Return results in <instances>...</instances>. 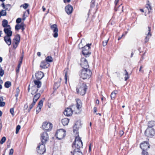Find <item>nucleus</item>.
<instances>
[{"mask_svg": "<svg viewBox=\"0 0 155 155\" xmlns=\"http://www.w3.org/2000/svg\"><path fill=\"white\" fill-rule=\"evenodd\" d=\"M76 105H71L70 107L73 112L77 114L80 113L82 107V103L81 101L79 99H76Z\"/></svg>", "mask_w": 155, "mask_h": 155, "instance_id": "f257e3e1", "label": "nucleus"}, {"mask_svg": "<svg viewBox=\"0 0 155 155\" xmlns=\"http://www.w3.org/2000/svg\"><path fill=\"white\" fill-rule=\"evenodd\" d=\"M87 89V86L85 83H80L78 85L76 91L78 94L83 95L85 94Z\"/></svg>", "mask_w": 155, "mask_h": 155, "instance_id": "f03ea898", "label": "nucleus"}, {"mask_svg": "<svg viewBox=\"0 0 155 155\" xmlns=\"http://www.w3.org/2000/svg\"><path fill=\"white\" fill-rule=\"evenodd\" d=\"M91 72L89 69H83L81 71L80 78L84 80L89 78L91 76Z\"/></svg>", "mask_w": 155, "mask_h": 155, "instance_id": "7ed1b4c3", "label": "nucleus"}, {"mask_svg": "<svg viewBox=\"0 0 155 155\" xmlns=\"http://www.w3.org/2000/svg\"><path fill=\"white\" fill-rule=\"evenodd\" d=\"M83 146L82 142L79 136H77L75 137V139L73 145L72 146L73 147H75L76 149H78L82 147Z\"/></svg>", "mask_w": 155, "mask_h": 155, "instance_id": "20e7f679", "label": "nucleus"}, {"mask_svg": "<svg viewBox=\"0 0 155 155\" xmlns=\"http://www.w3.org/2000/svg\"><path fill=\"white\" fill-rule=\"evenodd\" d=\"M66 131L63 129H60L57 130L55 136L58 140L63 139L65 135Z\"/></svg>", "mask_w": 155, "mask_h": 155, "instance_id": "39448f33", "label": "nucleus"}, {"mask_svg": "<svg viewBox=\"0 0 155 155\" xmlns=\"http://www.w3.org/2000/svg\"><path fill=\"white\" fill-rule=\"evenodd\" d=\"M91 45V44H88L86 46H85L83 48V50L82 51L83 54L86 57L87 56L91 54V52L89 51V49L90 48V46Z\"/></svg>", "mask_w": 155, "mask_h": 155, "instance_id": "423d86ee", "label": "nucleus"}, {"mask_svg": "<svg viewBox=\"0 0 155 155\" xmlns=\"http://www.w3.org/2000/svg\"><path fill=\"white\" fill-rule=\"evenodd\" d=\"M41 141L42 143L45 144L49 140V136L45 132L43 133L41 135Z\"/></svg>", "mask_w": 155, "mask_h": 155, "instance_id": "0eeeda50", "label": "nucleus"}, {"mask_svg": "<svg viewBox=\"0 0 155 155\" xmlns=\"http://www.w3.org/2000/svg\"><path fill=\"white\" fill-rule=\"evenodd\" d=\"M42 127L44 130L49 131L52 129V124L50 123L45 122L42 125Z\"/></svg>", "mask_w": 155, "mask_h": 155, "instance_id": "6e6552de", "label": "nucleus"}, {"mask_svg": "<svg viewBox=\"0 0 155 155\" xmlns=\"http://www.w3.org/2000/svg\"><path fill=\"white\" fill-rule=\"evenodd\" d=\"M145 134L148 137H151L155 134V131L152 128H147L145 131Z\"/></svg>", "mask_w": 155, "mask_h": 155, "instance_id": "1a4fd4ad", "label": "nucleus"}, {"mask_svg": "<svg viewBox=\"0 0 155 155\" xmlns=\"http://www.w3.org/2000/svg\"><path fill=\"white\" fill-rule=\"evenodd\" d=\"M80 64L83 69H88L89 66L88 62L85 58H82L81 59Z\"/></svg>", "mask_w": 155, "mask_h": 155, "instance_id": "9d476101", "label": "nucleus"}, {"mask_svg": "<svg viewBox=\"0 0 155 155\" xmlns=\"http://www.w3.org/2000/svg\"><path fill=\"white\" fill-rule=\"evenodd\" d=\"M151 28L148 27L146 31L145 32V34L146 35L144 39V41L145 43L147 42L149 40L150 37L151 36L152 34L150 33Z\"/></svg>", "mask_w": 155, "mask_h": 155, "instance_id": "9b49d317", "label": "nucleus"}, {"mask_svg": "<svg viewBox=\"0 0 155 155\" xmlns=\"http://www.w3.org/2000/svg\"><path fill=\"white\" fill-rule=\"evenodd\" d=\"M37 152L38 153L41 154H43L46 151L45 144L42 143L40 144L37 147Z\"/></svg>", "mask_w": 155, "mask_h": 155, "instance_id": "f8f14e48", "label": "nucleus"}, {"mask_svg": "<svg viewBox=\"0 0 155 155\" xmlns=\"http://www.w3.org/2000/svg\"><path fill=\"white\" fill-rule=\"evenodd\" d=\"M50 28L53 30L54 33L53 34L54 38H57L58 36V29L57 28V26L56 24H54L52 25H51Z\"/></svg>", "mask_w": 155, "mask_h": 155, "instance_id": "ddd939ff", "label": "nucleus"}, {"mask_svg": "<svg viewBox=\"0 0 155 155\" xmlns=\"http://www.w3.org/2000/svg\"><path fill=\"white\" fill-rule=\"evenodd\" d=\"M140 148L142 150V151H146L147 149L150 148L149 143L147 142L144 141L140 143Z\"/></svg>", "mask_w": 155, "mask_h": 155, "instance_id": "4468645a", "label": "nucleus"}, {"mask_svg": "<svg viewBox=\"0 0 155 155\" xmlns=\"http://www.w3.org/2000/svg\"><path fill=\"white\" fill-rule=\"evenodd\" d=\"M81 121L80 120L77 121L73 127L74 132L77 133L78 129L81 127Z\"/></svg>", "mask_w": 155, "mask_h": 155, "instance_id": "2eb2a0df", "label": "nucleus"}, {"mask_svg": "<svg viewBox=\"0 0 155 155\" xmlns=\"http://www.w3.org/2000/svg\"><path fill=\"white\" fill-rule=\"evenodd\" d=\"M4 31L6 35L5 36H11L12 32L11 31V28L10 26H8V28H4Z\"/></svg>", "mask_w": 155, "mask_h": 155, "instance_id": "dca6fc26", "label": "nucleus"}, {"mask_svg": "<svg viewBox=\"0 0 155 155\" xmlns=\"http://www.w3.org/2000/svg\"><path fill=\"white\" fill-rule=\"evenodd\" d=\"M73 111L71 107L66 108L64 112V114L67 116H70L72 115Z\"/></svg>", "mask_w": 155, "mask_h": 155, "instance_id": "f3484780", "label": "nucleus"}, {"mask_svg": "<svg viewBox=\"0 0 155 155\" xmlns=\"http://www.w3.org/2000/svg\"><path fill=\"white\" fill-rule=\"evenodd\" d=\"M50 65V64L45 61H42L40 64V67L42 68L45 69L48 68Z\"/></svg>", "mask_w": 155, "mask_h": 155, "instance_id": "a211bd4d", "label": "nucleus"}, {"mask_svg": "<svg viewBox=\"0 0 155 155\" xmlns=\"http://www.w3.org/2000/svg\"><path fill=\"white\" fill-rule=\"evenodd\" d=\"M72 10V7L69 5H67L65 8V11L68 14H71Z\"/></svg>", "mask_w": 155, "mask_h": 155, "instance_id": "6ab92c4d", "label": "nucleus"}, {"mask_svg": "<svg viewBox=\"0 0 155 155\" xmlns=\"http://www.w3.org/2000/svg\"><path fill=\"white\" fill-rule=\"evenodd\" d=\"M44 76V74L41 71H38L35 74L36 78L38 80H40Z\"/></svg>", "mask_w": 155, "mask_h": 155, "instance_id": "aec40b11", "label": "nucleus"}, {"mask_svg": "<svg viewBox=\"0 0 155 155\" xmlns=\"http://www.w3.org/2000/svg\"><path fill=\"white\" fill-rule=\"evenodd\" d=\"M71 153L72 155H82L80 149H75L73 151H71Z\"/></svg>", "mask_w": 155, "mask_h": 155, "instance_id": "412c9836", "label": "nucleus"}, {"mask_svg": "<svg viewBox=\"0 0 155 155\" xmlns=\"http://www.w3.org/2000/svg\"><path fill=\"white\" fill-rule=\"evenodd\" d=\"M11 36H5L4 37V41L8 45H10L11 44Z\"/></svg>", "mask_w": 155, "mask_h": 155, "instance_id": "4be33fe9", "label": "nucleus"}, {"mask_svg": "<svg viewBox=\"0 0 155 155\" xmlns=\"http://www.w3.org/2000/svg\"><path fill=\"white\" fill-rule=\"evenodd\" d=\"M38 90V89L35 86H33L31 88V94L32 95L35 94L36 93Z\"/></svg>", "mask_w": 155, "mask_h": 155, "instance_id": "5701e85b", "label": "nucleus"}, {"mask_svg": "<svg viewBox=\"0 0 155 155\" xmlns=\"http://www.w3.org/2000/svg\"><path fill=\"white\" fill-rule=\"evenodd\" d=\"M34 85L33 86H35L38 88V89H39L40 88L41 85V82L37 80H35L34 81Z\"/></svg>", "mask_w": 155, "mask_h": 155, "instance_id": "b1692460", "label": "nucleus"}, {"mask_svg": "<svg viewBox=\"0 0 155 155\" xmlns=\"http://www.w3.org/2000/svg\"><path fill=\"white\" fill-rule=\"evenodd\" d=\"M69 120L67 118H64L62 119L61 120V122L64 126L68 125L69 122Z\"/></svg>", "mask_w": 155, "mask_h": 155, "instance_id": "393cba45", "label": "nucleus"}, {"mask_svg": "<svg viewBox=\"0 0 155 155\" xmlns=\"http://www.w3.org/2000/svg\"><path fill=\"white\" fill-rule=\"evenodd\" d=\"M40 96L41 94L40 93H37L34 96L33 98V101H34L35 102H36Z\"/></svg>", "mask_w": 155, "mask_h": 155, "instance_id": "a878e982", "label": "nucleus"}, {"mask_svg": "<svg viewBox=\"0 0 155 155\" xmlns=\"http://www.w3.org/2000/svg\"><path fill=\"white\" fill-rule=\"evenodd\" d=\"M2 26L4 28H8V26L10 25H8V21L5 19H4L2 21Z\"/></svg>", "mask_w": 155, "mask_h": 155, "instance_id": "bb28decb", "label": "nucleus"}, {"mask_svg": "<svg viewBox=\"0 0 155 155\" xmlns=\"http://www.w3.org/2000/svg\"><path fill=\"white\" fill-rule=\"evenodd\" d=\"M61 81V79H59L57 82H55L54 85V88L55 89H57L58 87H59L60 83Z\"/></svg>", "mask_w": 155, "mask_h": 155, "instance_id": "cd10ccee", "label": "nucleus"}, {"mask_svg": "<svg viewBox=\"0 0 155 155\" xmlns=\"http://www.w3.org/2000/svg\"><path fill=\"white\" fill-rule=\"evenodd\" d=\"M45 100V98H43L42 100H41L39 102L37 106V108H39V109H41L43 105V101Z\"/></svg>", "mask_w": 155, "mask_h": 155, "instance_id": "c85d7f7f", "label": "nucleus"}, {"mask_svg": "<svg viewBox=\"0 0 155 155\" xmlns=\"http://www.w3.org/2000/svg\"><path fill=\"white\" fill-rule=\"evenodd\" d=\"M154 125H155V121H150L148 123V126L149 128H151Z\"/></svg>", "mask_w": 155, "mask_h": 155, "instance_id": "c756f323", "label": "nucleus"}, {"mask_svg": "<svg viewBox=\"0 0 155 155\" xmlns=\"http://www.w3.org/2000/svg\"><path fill=\"white\" fill-rule=\"evenodd\" d=\"M20 35L19 34H17L15 36L13 41H14L17 42H19L20 41Z\"/></svg>", "mask_w": 155, "mask_h": 155, "instance_id": "7c9ffc66", "label": "nucleus"}, {"mask_svg": "<svg viewBox=\"0 0 155 155\" xmlns=\"http://www.w3.org/2000/svg\"><path fill=\"white\" fill-rule=\"evenodd\" d=\"M146 8H147L148 10V13H149L150 12V11L149 10H152V8L150 4V3L148 1H147V4L146 5Z\"/></svg>", "mask_w": 155, "mask_h": 155, "instance_id": "2f4dec72", "label": "nucleus"}, {"mask_svg": "<svg viewBox=\"0 0 155 155\" xmlns=\"http://www.w3.org/2000/svg\"><path fill=\"white\" fill-rule=\"evenodd\" d=\"M47 62H51L53 61L52 58L51 56H48L45 58V61Z\"/></svg>", "mask_w": 155, "mask_h": 155, "instance_id": "473e14b6", "label": "nucleus"}, {"mask_svg": "<svg viewBox=\"0 0 155 155\" xmlns=\"http://www.w3.org/2000/svg\"><path fill=\"white\" fill-rule=\"evenodd\" d=\"M117 91H114L111 94V98L112 99H114L116 96V95L117 94Z\"/></svg>", "mask_w": 155, "mask_h": 155, "instance_id": "72a5a7b5", "label": "nucleus"}, {"mask_svg": "<svg viewBox=\"0 0 155 155\" xmlns=\"http://www.w3.org/2000/svg\"><path fill=\"white\" fill-rule=\"evenodd\" d=\"M24 23H22L21 25L17 24L15 26V29L17 30H18L19 29H21V27H22Z\"/></svg>", "mask_w": 155, "mask_h": 155, "instance_id": "f704fd0d", "label": "nucleus"}, {"mask_svg": "<svg viewBox=\"0 0 155 155\" xmlns=\"http://www.w3.org/2000/svg\"><path fill=\"white\" fill-rule=\"evenodd\" d=\"M11 85V82L9 81H6L5 83V87L7 88H9Z\"/></svg>", "mask_w": 155, "mask_h": 155, "instance_id": "c9c22d12", "label": "nucleus"}, {"mask_svg": "<svg viewBox=\"0 0 155 155\" xmlns=\"http://www.w3.org/2000/svg\"><path fill=\"white\" fill-rule=\"evenodd\" d=\"M124 71L125 72V73L124 74L125 76L124 77L125 80L127 81L129 78L128 74L126 70H125Z\"/></svg>", "mask_w": 155, "mask_h": 155, "instance_id": "e433bc0d", "label": "nucleus"}, {"mask_svg": "<svg viewBox=\"0 0 155 155\" xmlns=\"http://www.w3.org/2000/svg\"><path fill=\"white\" fill-rule=\"evenodd\" d=\"M19 43V42H17L16 41H13L12 44L13 48L15 49H16L18 47V45Z\"/></svg>", "mask_w": 155, "mask_h": 155, "instance_id": "4c0bfd02", "label": "nucleus"}, {"mask_svg": "<svg viewBox=\"0 0 155 155\" xmlns=\"http://www.w3.org/2000/svg\"><path fill=\"white\" fill-rule=\"evenodd\" d=\"M35 102L34 101H33L31 104L29 105V109H28L29 111L35 105Z\"/></svg>", "mask_w": 155, "mask_h": 155, "instance_id": "58836bf2", "label": "nucleus"}, {"mask_svg": "<svg viewBox=\"0 0 155 155\" xmlns=\"http://www.w3.org/2000/svg\"><path fill=\"white\" fill-rule=\"evenodd\" d=\"M11 5L9 4H7L5 6V10L9 11L11 8Z\"/></svg>", "mask_w": 155, "mask_h": 155, "instance_id": "ea45409f", "label": "nucleus"}, {"mask_svg": "<svg viewBox=\"0 0 155 155\" xmlns=\"http://www.w3.org/2000/svg\"><path fill=\"white\" fill-rule=\"evenodd\" d=\"M123 7L122 6H121V5H120L118 6H117V11H120V10H121L122 12L123 11Z\"/></svg>", "mask_w": 155, "mask_h": 155, "instance_id": "a19ab883", "label": "nucleus"}, {"mask_svg": "<svg viewBox=\"0 0 155 155\" xmlns=\"http://www.w3.org/2000/svg\"><path fill=\"white\" fill-rule=\"evenodd\" d=\"M6 140V138L5 137H2L0 141V143L2 144H3L5 142Z\"/></svg>", "mask_w": 155, "mask_h": 155, "instance_id": "79ce46f5", "label": "nucleus"}, {"mask_svg": "<svg viewBox=\"0 0 155 155\" xmlns=\"http://www.w3.org/2000/svg\"><path fill=\"white\" fill-rule=\"evenodd\" d=\"M21 128V126L19 125H18L17 126L16 128V130L15 131V133L16 134H18L19 132V130H20Z\"/></svg>", "mask_w": 155, "mask_h": 155, "instance_id": "37998d69", "label": "nucleus"}, {"mask_svg": "<svg viewBox=\"0 0 155 155\" xmlns=\"http://www.w3.org/2000/svg\"><path fill=\"white\" fill-rule=\"evenodd\" d=\"M0 12L2 16H5L6 15V12L5 10H2Z\"/></svg>", "mask_w": 155, "mask_h": 155, "instance_id": "c03bdc74", "label": "nucleus"}, {"mask_svg": "<svg viewBox=\"0 0 155 155\" xmlns=\"http://www.w3.org/2000/svg\"><path fill=\"white\" fill-rule=\"evenodd\" d=\"M119 0H115L114 3L115 5V7L114 8V10L115 11H117V4L119 2Z\"/></svg>", "mask_w": 155, "mask_h": 155, "instance_id": "a18cd8bd", "label": "nucleus"}, {"mask_svg": "<svg viewBox=\"0 0 155 155\" xmlns=\"http://www.w3.org/2000/svg\"><path fill=\"white\" fill-rule=\"evenodd\" d=\"M108 40L109 39H108L107 40L103 42L102 45L103 46H105L107 45Z\"/></svg>", "mask_w": 155, "mask_h": 155, "instance_id": "49530a36", "label": "nucleus"}, {"mask_svg": "<svg viewBox=\"0 0 155 155\" xmlns=\"http://www.w3.org/2000/svg\"><path fill=\"white\" fill-rule=\"evenodd\" d=\"M21 6H23L24 8L26 9L28 6V5L27 3H25L24 4L22 5Z\"/></svg>", "mask_w": 155, "mask_h": 155, "instance_id": "de8ad7c7", "label": "nucleus"}, {"mask_svg": "<svg viewBox=\"0 0 155 155\" xmlns=\"http://www.w3.org/2000/svg\"><path fill=\"white\" fill-rule=\"evenodd\" d=\"M95 1L94 0H92L91 2V7H93L94 6Z\"/></svg>", "mask_w": 155, "mask_h": 155, "instance_id": "09e8293b", "label": "nucleus"}, {"mask_svg": "<svg viewBox=\"0 0 155 155\" xmlns=\"http://www.w3.org/2000/svg\"><path fill=\"white\" fill-rule=\"evenodd\" d=\"M4 74V71L2 68L0 70V75L1 76H3Z\"/></svg>", "mask_w": 155, "mask_h": 155, "instance_id": "8fccbe9b", "label": "nucleus"}, {"mask_svg": "<svg viewBox=\"0 0 155 155\" xmlns=\"http://www.w3.org/2000/svg\"><path fill=\"white\" fill-rule=\"evenodd\" d=\"M5 103L4 102L0 101V107H3L5 105Z\"/></svg>", "mask_w": 155, "mask_h": 155, "instance_id": "3c124183", "label": "nucleus"}, {"mask_svg": "<svg viewBox=\"0 0 155 155\" xmlns=\"http://www.w3.org/2000/svg\"><path fill=\"white\" fill-rule=\"evenodd\" d=\"M68 70L67 69H66V70H64V71H66V72H65V83L66 84L67 83V71Z\"/></svg>", "mask_w": 155, "mask_h": 155, "instance_id": "603ef678", "label": "nucleus"}, {"mask_svg": "<svg viewBox=\"0 0 155 155\" xmlns=\"http://www.w3.org/2000/svg\"><path fill=\"white\" fill-rule=\"evenodd\" d=\"M21 18H18L17 19V20H16V22L18 24L19 23L21 22Z\"/></svg>", "mask_w": 155, "mask_h": 155, "instance_id": "864d4df0", "label": "nucleus"}, {"mask_svg": "<svg viewBox=\"0 0 155 155\" xmlns=\"http://www.w3.org/2000/svg\"><path fill=\"white\" fill-rule=\"evenodd\" d=\"M10 113L12 114V116L14 115V109L13 108H12L10 109Z\"/></svg>", "mask_w": 155, "mask_h": 155, "instance_id": "5fc2aeb1", "label": "nucleus"}, {"mask_svg": "<svg viewBox=\"0 0 155 155\" xmlns=\"http://www.w3.org/2000/svg\"><path fill=\"white\" fill-rule=\"evenodd\" d=\"M142 155H148V153L146 151H142Z\"/></svg>", "mask_w": 155, "mask_h": 155, "instance_id": "6e6d98bb", "label": "nucleus"}, {"mask_svg": "<svg viewBox=\"0 0 155 155\" xmlns=\"http://www.w3.org/2000/svg\"><path fill=\"white\" fill-rule=\"evenodd\" d=\"M14 150L13 149H11L10 150L9 154V155H12L13 154Z\"/></svg>", "mask_w": 155, "mask_h": 155, "instance_id": "4d7b16f0", "label": "nucleus"}, {"mask_svg": "<svg viewBox=\"0 0 155 155\" xmlns=\"http://www.w3.org/2000/svg\"><path fill=\"white\" fill-rule=\"evenodd\" d=\"M124 134V132L123 130H120V134L122 136Z\"/></svg>", "mask_w": 155, "mask_h": 155, "instance_id": "13d9d810", "label": "nucleus"}, {"mask_svg": "<svg viewBox=\"0 0 155 155\" xmlns=\"http://www.w3.org/2000/svg\"><path fill=\"white\" fill-rule=\"evenodd\" d=\"M20 92V90L19 89V87H18L16 90V93H19Z\"/></svg>", "mask_w": 155, "mask_h": 155, "instance_id": "bf43d9fd", "label": "nucleus"}, {"mask_svg": "<svg viewBox=\"0 0 155 155\" xmlns=\"http://www.w3.org/2000/svg\"><path fill=\"white\" fill-rule=\"evenodd\" d=\"M71 0H64V3H66V2H69L71 1Z\"/></svg>", "mask_w": 155, "mask_h": 155, "instance_id": "052dcab7", "label": "nucleus"}, {"mask_svg": "<svg viewBox=\"0 0 155 155\" xmlns=\"http://www.w3.org/2000/svg\"><path fill=\"white\" fill-rule=\"evenodd\" d=\"M97 111V108L96 107H94V113H96Z\"/></svg>", "mask_w": 155, "mask_h": 155, "instance_id": "680f3d73", "label": "nucleus"}, {"mask_svg": "<svg viewBox=\"0 0 155 155\" xmlns=\"http://www.w3.org/2000/svg\"><path fill=\"white\" fill-rule=\"evenodd\" d=\"M18 94H19V93H16L15 95V96L16 97V100L17 101V99H18L17 97H18Z\"/></svg>", "mask_w": 155, "mask_h": 155, "instance_id": "e2e57ef3", "label": "nucleus"}, {"mask_svg": "<svg viewBox=\"0 0 155 155\" xmlns=\"http://www.w3.org/2000/svg\"><path fill=\"white\" fill-rule=\"evenodd\" d=\"M24 26H25V25L24 24H23V25H22V27H21V29L22 30V31H23L24 30V29H25V28L24 27Z\"/></svg>", "mask_w": 155, "mask_h": 155, "instance_id": "0e129e2a", "label": "nucleus"}, {"mask_svg": "<svg viewBox=\"0 0 155 155\" xmlns=\"http://www.w3.org/2000/svg\"><path fill=\"white\" fill-rule=\"evenodd\" d=\"M3 97H0V101H3Z\"/></svg>", "mask_w": 155, "mask_h": 155, "instance_id": "69168bd1", "label": "nucleus"}, {"mask_svg": "<svg viewBox=\"0 0 155 155\" xmlns=\"http://www.w3.org/2000/svg\"><path fill=\"white\" fill-rule=\"evenodd\" d=\"M37 55L38 56H40L41 55V53L40 52H38L37 53Z\"/></svg>", "mask_w": 155, "mask_h": 155, "instance_id": "338daca9", "label": "nucleus"}, {"mask_svg": "<svg viewBox=\"0 0 155 155\" xmlns=\"http://www.w3.org/2000/svg\"><path fill=\"white\" fill-rule=\"evenodd\" d=\"M2 7L3 8H5V6L4 3H2Z\"/></svg>", "mask_w": 155, "mask_h": 155, "instance_id": "774afa93", "label": "nucleus"}]
</instances>
